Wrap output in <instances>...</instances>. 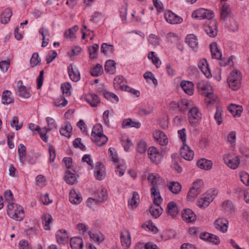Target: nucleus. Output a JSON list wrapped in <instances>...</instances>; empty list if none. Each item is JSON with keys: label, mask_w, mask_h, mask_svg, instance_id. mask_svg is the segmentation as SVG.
Instances as JSON below:
<instances>
[{"label": "nucleus", "mask_w": 249, "mask_h": 249, "mask_svg": "<svg viewBox=\"0 0 249 249\" xmlns=\"http://www.w3.org/2000/svg\"><path fill=\"white\" fill-rule=\"evenodd\" d=\"M7 214L16 220L21 221L24 217V212L22 207L13 202H9L7 205Z\"/></svg>", "instance_id": "1"}, {"label": "nucleus", "mask_w": 249, "mask_h": 249, "mask_svg": "<svg viewBox=\"0 0 249 249\" xmlns=\"http://www.w3.org/2000/svg\"><path fill=\"white\" fill-rule=\"evenodd\" d=\"M241 79L240 72L237 70H233L228 77L229 87L234 90L239 89L241 86Z\"/></svg>", "instance_id": "2"}, {"label": "nucleus", "mask_w": 249, "mask_h": 249, "mask_svg": "<svg viewBox=\"0 0 249 249\" xmlns=\"http://www.w3.org/2000/svg\"><path fill=\"white\" fill-rule=\"evenodd\" d=\"M210 47L212 57L215 59H219V64L220 66H225L230 62L229 60H225L222 58V53L218 49L216 43H212L211 44Z\"/></svg>", "instance_id": "3"}, {"label": "nucleus", "mask_w": 249, "mask_h": 249, "mask_svg": "<svg viewBox=\"0 0 249 249\" xmlns=\"http://www.w3.org/2000/svg\"><path fill=\"white\" fill-rule=\"evenodd\" d=\"M189 121L190 124L194 126L197 124L201 118V114L199 111L198 109L196 107L192 108L188 113Z\"/></svg>", "instance_id": "4"}, {"label": "nucleus", "mask_w": 249, "mask_h": 249, "mask_svg": "<svg viewBox=\"0 0 249 249\" xmlns=\"http://www.w3.org/2000/svg\"><path fill=\"white\" fill-rule=\"evenodd\" d=\"M213 13L205 9L201 8L195 11L192 14V17L198 19L213 18Z\"/></svg>", "instance_id": "5"}, {"label": "nucleus", "mask_w": 249, "mask_h": 249, "mask_svg": "<svg viewBox=\"0 0 249 249\" xmlns=\"http://www.w3.org/2000/svg\"><path fill=\"white\" fill-rule=\"evenodd\" d=\"M204 30L210 37H214L217 35V22L215 20H211L205 25Z\"/></svg>", "instance_id": "6"}, {"label": "nucleus", "mask_w": 249, "mask_h": 249, "mask_svg": "<svg viewBox=\"0 0 249 249\" xmlns=\"http://www.w3.org/2000/svg\"><path fill=\"white\" fill-rule=\"evenodd\" d=\"M180 156L187 160H191L194 158V151L190 149L188 145L184 143L180 149Z\"/></svg>", "instance_id": "7"}, {"label": "nucleus", "mask_w": 249, "mask_h": 249, "mask_svg": "<svg viewBox=\"0 0 249 249\" xmlns=\"http://www.w3.org/2000/svg\"><path fill=\"white\" fill-rule=\"evenodd\" d=\"M121 242L124 249H127L131 244V235L129 231L124 230L121 233Z\"/></svg>", "instance_id": "8"}, {"label": "nucleus", "mask_w": 249, "mask_h": 249, "mask_svg": "<svg viewBox=\"0 0 249 249\" xmlns=\"http://www.w3.org/2000/svg\"><path fill=\"white\" fill-rule=\"evenodd\" d=\"M182 218L187 223H193L196 219V216L194 212L190 209H185L182 212Z\"/></svg>", "instance_id": "9"}, {"label": "nucleus", "mask_w": 249, "mask_h": 249, "mask_svg": "<svg viewBox=\"0 0 249 249\" xmlns=\"http://www.w3.org/2000/svg\"><path fill=\"white\" fill-rule=\"evenodd\" d=\"M224 160L229 167L233 169H236L240 164L239 158L231 155H228L225 157Z\"/></svg>", "instance_id": "10"}, {"label": "nucleus", "mask_w": 249, "mask_h": 249, "mask_svg": "<svg viewBox=\"0 0 249 249\" xmlns=\"http://www.w3.org/2000/svg\"><path fill=\"white\" fill-rule=\"evenodd\" d=\"M164 18L167 21L171 24H178L182 22V19L177 16L171 11H168L164 14Z\"/></svg>", "instance_id": "11"}, {"label": "nucleus", "mask_w": 249, "mask_h": 249, "mask_svg": "<svg viewBox=\"0 0 249 249\" xmlns=\"http://www.w3.org/2000/svg\"><path fill=\"white\" fill-rule=\"evenodd\" d=\"M22 81L20 80L17 83V92L19 96L24 98H28L31 96L29 89H27L25 86H23Z\"/></svg>", "instance_id": "12"}, {"label": "nucleus", "mask_w": 249, "mask_h": 249, "mask_svg": "<svg viewBox=\"0 0 249 249\" xmlns=\"http://www.w3.org/2000/svg\"><path fill=\"white\" fill-rule=\"evenodd\" d=\"M68 73L70 79L73 82H77L80 79V74L78 69L75 67L73 68L72 64H71L68 68Z\"/></svg>", "instance_id": "13"}, {"label": "nucleus", "mask_w": 249, "mask_h": 249, "mask_svg": "<svg viewBox=\"0 0 249 249\" xmlns=\"http://www.w3.org/2000/svg\"><path fill=\"white\" fill-rule=\"evenodd\" d=\"M228 221L224 218H218L214 222L215 228L223 232H225L228 230Z\"/></svg>", "instance_id": "14"}, {"label": "nucleus", "mask_w": 249, "mask_h": 249, "mask_svg": "<svg viewBox=\"0 0 249 249\" xmlns=\"http://www.w3.org/2000/svg\"><path fill=\"white\" fill-rule=\"evenodd\" d=\"M198 66L204 74L209 78L211 76V71L209 68V65L205 59L200 60L198 63Z\"/></svg>", "instance_id": "15"}, {"label": "nucleus", "mask_w": 249, "mask_h": 249, "mask_svg": "<svg viewBox=\"0 0 249 249\" xmlns=\"http://www.w3.org/2000/svg\"><path fill=\"white\" fill-rule=\"evenodd\" d=\"M197 88L200 94L205 97L213 95V92L209 91V89H211L210 86L205 84L203 82H199L197 84Z\"/></svg>", "instance_id": "16"}, {"label": "nucleus", "mask_w": 249, "mask_h": 249, "mask_svg": "<svg viewBox=\"0 0 249 249\" xmlns=\"http://www.w3.org/2000/svg\"><path fill=\"white\" fill-rule=\"evenodd\" d=\"M69 200L74 204H78L82 200V197L80 193H77L75 190L72 189L69 193Z\"/></svg>", "instance_id": "17"}, {"label": "nucleus", "mask_w": 249, "mask_h": 249, "mask_svg": "<svg viewBox=\"0 0 249 249\" xmlns=\"http://www.w3.org/2000/svg\"><path fill=\"white\" fill-rule=\"evenodd\" d=\"M85 100L92 107H97L100 103L99 97L96 94L93 93H90L87 95Z\"/></svg>", "instance_id": "18"}, {"label": "nucleus", "mask_w": 249, "mask_h": 249, "mask_svg": "<svg viewBox=\"0 0 249 249\" xmlns=\"http://www.w3.org/2000/svg\"><path fill=\"white\" fill-rule=\"evenodd\" d=\"M166 211L172 217H176L178 213L177 204L173 201L169 202L167 205Z\"/></svg>", "instance_id": "19"}, {"label": "nucleus", "mask_w": 249, "mask_h": 249, "mask_svg": "<svg viewBox=\"0 0 249 249\" xmlns=\"http://www.w3.org/2000/svg\"><path fill=\"white\" fill-rule=\"evenodd\" d=\"M181 87L184 92L189 95L194 93V84L190 81H184L181 83Z\"/></svg>", "instance_id": "20"}, {"label": "nucleus", "mask_w": 249, "mask_h": 249, "mask_svg": "<svg viewBox=\"0 0 249 249\" xmlns=\"http://www.w3.org/2000/svg\"><path fill=\"white\" fill-rule=\"evenodd\" d=\"M70 245L72 249H82L83 247L82 238L79 237L71 238Z\"/></svg>", "instance_id": "21"}, {"label": "nucleus", "mask_w": 249, "mask_h": 249, "mask_svg": "<svg viewBox=\"0 0 249 249\" xmlns=\"http://www.w3.org/2000/svg\"><path fill=\"white\" fill-rule=\"evenodd\" d=\"M147 179L149 182L152 185V187L151 189V195L153 196V203L156 205V188L155 184L156 182V176L153 173L150 174L148 176Z\"/></svg>", "instance_id": "22"}, {"label": "nucleus", "mask_w": 249, "mask_h": 249, "mask_svg": "<svg viewBox=\"0 0 249 249\" xmlns=\"http://www.w3.org/2000/svg\"><path fill=\"white\" fill-rule=\"evenodd\" d=\"M197 165L200 169L208 170L212 168L213 162L211 160L201 159L197 161Z\"/></svg>", "instance_id": "23"}, {"label": "nucleus", "mask_w": 249, "mask_h": 249, "mask_svg": "<svg viewBox=\"0 0 249 249\" xmlns=\"http://www.w3.org/2000/svg\"><path fill=\"white\" fill-rule=\"evenodd\" d=\"M221 18L225 20L226 18L230 17L231 9L230 6L226 3H224L221 8Z\"/></svg>", "instance_id": "24"}, {"label": "nucleus", "mask_w": 249, "mask_h": 249, "mask_svg": "<svg viewBox=\"0 0 249 249\" xmlns=\"http://www.w3.org/2000/svg\"><path fill=\"white\" fill-rule=\"evenodd\" d=\"M157 142L160 146H166L168 143V139L164 133L161 131H157Z\"/></svg>", "instance_id": "25"}, {"label": "nucleus", "mask_w": 249, "mask_h": 249, "mask_svg": "<svg viewBox=\"0 0 249 249\" xmlns=\"http://www.w3.org/2000/svg\"><path fill=\"white\" fill-rule=\"evenodd\" d=\"M228 110L234 117H239L242 111V108L241 106L231 104L228 107Z\"/></svg>", "instance_id": "26"}, {"label": "nucleus", "mask_w": 249, "mask_h": 249, "mask_svg": "<svg viewBox=\"0 0 249 249\" xmlns=\"http://www.w3.org/2000/svg\"><path fill=\"white\" fill-rule=\"evenodd\" d=\"M57 242L59 244H63L68 238V235L65 230H59L56 234Z\"/></svg>", "instance_id": "27"}, {"label": "nucleus", "mask_w": 249, "mask_h": 249, "mask_svg": "<svg viewBox=\"0 0 249 249\" xmlns=\"http://www.w3.org/2000/svg\"><path fill=\"white\" fill-rule=\"evenodd\" d=\"M12 93L9 90L4 91L2 93L1 101L3 104H8L12 103L14 98L11 96Z\"/></svg>", "instance_id": "28"}, {"label": "nucleus", "mask_w": 249, "mask_h": 249, "mask_svg": "<svg viewBox=\"0 0 249 249\" xmlns=\"http://www.w3.org/2000/svg\"><path fill=\"white\" fill-rule=\"evenodd\" d=\"M101 194L102 196V198H89L88 199V205L90 206L91 207V205L90 204V203L95 202V203L97 202H103L106 200L107 198V194L106 190H102L101 191Z\"/></svg>", "instance_id": "29"}, {"label": "nucleus", "mask_w": 249, "mask_h": 249, "mask_svg": "<svg viewBox=\"0 0 249 249\" xmlns=\"http://www.w3.org/2000/svg\"><path fill=\"white\" fill-rule=\"evenodd\" d=\"M212 199L210 197L205 196L203 195L197 201V205L201 208H205L208 206Z\"/></svg>", "instance_id": "30"}, {"label": "nucleus", "mask_w": 249, "mask_h": 249, "mask_svg": "<svg viewBox=\"0 0 249 249\" xmlns=\"http://www.w3.org/2000/svg\"><path fill=\"white\" fill-rule=\"evenodd\" d=\"M101 51L106 55L113 54L114 52V48L112 45L104 43L101 45Z\"/></svg>", "instance_id": "31"}, {"label": "nucleus", "mask_w": 249, "mask_h": 249, "mask_svg": "<svg viewBox=\"0 0 249 249\" xmlns=\"http://www.w3.org/2000/svg\"><path fill=\"white\" fill-rule=\"evenodd\" d=\"M92 139L96 145L99 146L104 145L108 141V138L104 134L96 136L95 138Z\"/></svg>", "instance_id": "32"}, {"label": "nucleus", "mask_w": 249, "mask_h": 249, "mask_svg": "<svg viewBox=\"0 0 249 249\" xmlns=\"http://www.w3.org/2000/svg\"><path fill=\"white\" fill-rule=\"evenodd\" d=\"M12 15V11L9 8H6L1 14V22L2 24L7 23Z\"/></svg>", "instance_id": "33"}, {"label": "nucleus", "mask_w": 249, "mask_h": 249, "mask_svg": "<svg viewBox=\"0 0 249 249\" xmlns=\"http://www.w3.org/2000/svg\"><path fill=\"white\" fill-rule=\"evenodd\" d=\"M116 63L113 60H108L106 61L105 65V71L108 73H114L115 70Z\"/></svg>", "instance_id": "34"}, {"label": "nucleus", "mask_w": 249, "mask_h": 249, "mask_svg": "<svg viewBox=\"0 0 249 249\" xmlns=\"http://www.w3.org/2000/svg\"><path fill=\"white\" fill-rule=\"evenodd\" d=\"M18 153L19 155V159L22 164H24L26 156V147L22 143L20 144L18 147Z\"/></svg>", "instance_id": "35"}, {"label": "nucleus", "mask_w": 249, "mask_h": 249, "mask_svg": "<svg viewBox=\"0 0 249 249\" xmlns=\"http://www.w3.org/2000/svg\"><path fill=\"white\" fill-rule=\"evenodd\" d=\"M185 41L192 48H195L198 44L196 37L193 34L187 35Z\"/></svg>", "instance_id": "36"}, {"label": "nucleus", "mask_w": 249, "mask_h": 249, "mask_svg": "<svg viewBox=\"0 0 249 249\" xmlns=\"http://www.w3.org/2000/svg\"><path fill=\"white\" fill-rule=\"evenodd\" d=\"M65 180L67 183L72 185L75 183L76 178L75 175L68 170L65 172Z\"/></svg>", "instance_id": "37"}, {"label": "nucleus", "mask_w": 249, "mask_h": 249, "mask_svg": "<svg viewBox=\"0 0 249 249\" xmlns=\"http://www.w3.org/2000/svg\"><path fill=\"white\" fill-rule=\"evenodd\" d=\"M103 72V67L100 64H97L95 66L91 68L90 71L91 75L95 77L101 75Z\"/></svg>", "instance_id": "38"}, {"label": "nucleus", "mask_w": 249, "mask_h": 249, "mask_svg": "<svg viewBox=\"0 0 249 249\" xmlns=\"http://www.w3.org/2000/svg\"><path fill=\"white\" fill-rule=\"evenodd\" d=\"M101 135H104L102 125L99 124H95L92 130V139L95 138L96 136Z\"/></svg>", "instance_id": "39"}, {"label": "nucleus", "mask_w": 249, "mask_h": 249, "mask_svg": "<svg viewBox=\"0 0 249 249\" xmlns=\"http://www.w3.org/2000/svg\"><path fill=\"white\" fill-rule=\"evenodd\" d=\"M127 126L138 128L140 127L141 124L139 122H134L131 119H127L123 121L122 123V127L124 128Z\"/></svg>", "instance_id": "40"}, {"label": "nucleus", "mask_w": 249, "mask_h": 249, "mask_svg": "<svg viewBox=\"0 0 249 249\" xmlns=\"http://www.w3.org/2000/svg\"><path fill=\"white\" fill-rule=\"evenodd\" d=\"M99 49V46L97 44H94L92 46L88 48L89 57L93 59L97 57V53Z\"/></svg>", "instance_id": "41"}, {"label": "nucleus", "mask_w": 249, "mask_h": 249, "mask_svg": "<svg viewBox=\"0 0 249 249\" xmlns=\"http://www.w3.org/2000/svg\"><path fill=\"white\" fill-rule=\"evenodd\" d=\"M169 189L174 194H178L181 189V185L178 182H172L168 187Z\"/></svg>", "instance_id": "42"}, {"label": "nucleus", "mask_w": 249, "mask_h": 249, "mask_svg": "<svg viewBox=\"0 0 249 249\" xmlns=\"http://www.w3.org/2000/svg\"><path fill=\"white\" fill-rule=\"evenodd\" d=\"M53 218L49 214H44L42 216V223L46 230H50V224Z\"/></svg>", "instance_id": "43"}, {"label": "nucleus", "mask_w": 249, "mask_h": 249, "mask_svg": "<svg viewBox=\"0 0 249 249\" xmlns=\"http://www.w3.org/2000/svg\"><path fill=\"white\" fill-rule=\"evenodd\" d=\"M139 196L137 192H134L132 197L128 200V204L132 208L137 207L139 203Z\"/></svg>", "instance_id": "44"}, {"label": "nucleus", "mask_w": 249, "mask_h": 249, "mask_svg": "<svg viewBox=\"0 0 249 249\" xmlns=\"http://www.w3.org/2000/svg\"><path fill=\"white\" fill-rule=\"evenodd\" d=\"M199 194H200V192L191 188L188 193L187 199L189 201H192L196 198Z\"/></svg>", "instance_id": "45"}, {"label": "nucleus", "mask_w": 249, "mask_h": 249, "mask_svg": "<svg viewBox=\"0 0 249 249\" xmlns=\"http://www.w3.org/2000/svg\"><path fill=\"white\" fill-rule=\"evenodd\" d=\"M72 126L69 122L65 123L64 128H61L60 130V133L62 135L66 136L67 134L70 133L72 131Z\"/></svg>", "instance_id": "46"}, {"label": "nucleus", "mask_w": 249, "mask_h": 249, "mask_svg": "<svg viewBox=\"0 0 249 249\" xmlns=\"http://www.w3.org/2000/svg\"><path fill=\"white\" fill-rule=\"evenodd\" d=\"M71 85L69 83H65L61 85V89L63 92V94H65L66 96H70L71 92L70 91Z\"/></svg>", "instance_id": "47"}, {"label": "nucleus", "mask_w": 249, "mask_h": 249, "mask_svg": "<svg viewBox=\"0 0 249 249\" xmlns=\"http://www.w3.org/2000/svg\"><path fill=\"white\" fill-rule=\"evenodd\" d=\"M78 26L77 25L74 26L72 28L69 29L65 32L64 36L67 38H72L75 33L78 30Z\"/></svg>", "instance_id": "48"}, {"label": "nucleus", "mask_w": 249, "mask_h": 249, "mask_svg": "<svg viewBox=\"0 0 249 249\" xmlns=\"http://www.w3.org/2000/svg\"><path fill=\"white\" fill-rule=\"evenodd\" d=\"M54 104L56 107H65L67 105L68 101L65 99V97L62 95L54 102Z\"/></svg>", "instance_id": "49"}, {"label": "nucleus", "mask_w": 249, "mask_h": 249, "mask_svg": "<svg viewBox=\"0 0 249 249\" xmlns=\"http://www.w3.org/2000/svg\"><path fill=\"white\" fill-rule=\"evenodd\" d=\"M189 105V103L187 100H180L179 101L178 110L181 112H184L186 111Z\"/></svg>", "instance_id": "50"}, {"label": "nucleus", "mask_w": 249, "mask_h": 249, "mask_svg": "<svg viewBox=\"0 0 249 249\" xmlns=\"http://www.w3.org/2000/svg\"><path fill=\"white\" fill-rule=\"evenodd\" d=\"M240 178L244 184L249 186V174L246 172L242 171L240 173Z\"/></svg>", "instance_id": "51"}, {"label": "nucleus", "mask_w": 249, "mask_h": 249, "mask_svg": "<svg viewBox=\"0 0 249 249\" xmlns=\"http://www.w3.org/2000/svg\"><path fill=\"white\" fill-rule=\"evenodd\" d=\"M103 18L104 17L101 13L96 12L94 13V15H92L90 20L97 23L101 21Z\"/></svg>", "instance_id": "52"}, {"label": "nucleus", "mask_w": 249, "mask_h": 249, "mask_svg": "<svg viewBox=\"0 0 249 249\" xmlns=\"http://www.w3.org/2000/svg\"><path fill=\"white\" fill-rule=\"evenodd\" d=\"M227 27L232 32H235L238 29L237 22L233 19L230 20L229 22L227 23Z\"/></svg>", "instance_id": "53"}, {"label": "nucleus", "mask_w": 249, "mask_h": 249, "mask_svg": "<svg viewBox=\"0 0 249 249\" xmlns=\"http://www.w3.org/2000/svg\"><path fill=\"white\" fill-rule=\"evenodd\" d=\"M124 77L123 76H117L115 77L114 79V86L115 89H119L121 84L124 82Z\"/></svg>", "instance_id": "54"}, {"label": "nucleus", "mask_w": 249, "mask_h": 249, "mask_svg": "<svg viewBox=\"0 0 249 249\" xmlns=\"http://www.w3.org/2000/svg\"><path fill=\"white\" fill-rule=\"evenodd\" d=\"M148 155L149 158L152 161H156V148L154 146L150 147L148 150Z\"/></svg>", "instance_id": "55"}, {"label": "nucleus", "mask_w": 249, "mask_h": 249, "mask_svg": "<svg viewBox=\"0 0 249 249\" xmlns=\"http://www.w3.org/2000/svg\"><path fill=\"white\" fill-rule=\"evenodd\" d=\"M103 95L104 97L107 100H112V99H114L116 102H118L119 100L117 95L112 92L105 91L103 92Z\"/></svg>", "instance_id": "56"}, {"label": "nucleus", "mask_w": 249, "mask_h": 249, "mask_svg": "<svg viewBox=\"0 0 249 249\" xmlns=\"http://www.w3.org/2000/svg\"><path fill=\"white\" fill-rule=\"evenodd\" d=\"M203 186V182L202 179H198L197 181L194 182L193 183V187H192L193 189L196 190L198 191L200 193H201L202 188Z\"/></svg>", "instance_id": "57"}, {"label": "nucleus", "mask_w": 249, "mask_h": 249, "mask_svg": "<svg viewBox=\"0 0 249 249\" xmlns=\"http://www.w3.org/2000/svg\"><path fill=\"white\" fill-rule=\"evenodd\" d=\"M137 149L139 153H144L146 149V142L143 141H140L138 143Z\"/></svg>", "instance_id": "58"}, {"label": "nucleus", "mask_w": 249, "mask_h": 249, "mask_svg": "<svg viewBox=\"0 0 249 249\" xmlns=\"http://www.w3.org/2000/svg\"><path fill=\"white\" fill-rule=\"evenodd\" d=\"M142 228L145 229V228L147 229L148 231H153L154 229L156 228V226L154 223H152L151 220H148L145 223L142 225Z\"/></svg>", "instance_id": "59"}, {"label": "nucleus", "mask_w": 249, "mask_h": 249, "mask_svg": "<svg viewBox=\"0 0 249 249\" xmlns=\"http://www.w3.org/2000/svg\"><path fill=\"white\" fill-rule=\"evenodd\" d=\"M46 121L48 123V129L49 130L56 128V123L53 118L47 117Z\"/></svg>", "instance_id": "60"}, {"label": "nucleus", "mask_w": 249, "mask_h": 249, "mask_svg": "<svg viewBox=\"0 0 249 249\" xmlns=\"http://www.w3.org/2000/svg\"><path fill=\"white\" fill-rule=\"evenodd\" d=\"M40 61V59H39V55L37 53H33L30 59V63L32 67L37 65Z\"/></svg>", "instance_id": "61"}, {"label": "nucleus", "mask_w": 249, "mask_h": 249, "mask_svg": "<svg viewBox=\"0 0 249 249\" xmlns=\"http://www.w3.org/2000/svg\"><path fill=\"white\" fill-rule=\"evenodd\" d=\"M10 61L9 60L2 61L0 62V69L1 71L4 72L7 71L10 66Z\"/></svg>", "instance_id": "62"}, {"label": "nucleus", "mask_w": 249, "mask_h": 249, "mask_svg": "<svg viewBox=\"0 0 249 249\" xmlns=\"http://www.w3.org/2000/svg\"><path fill=\"white\" fill-rule=\"evenodd\" d=\"M143 77L146 79L147 82L152 81L154 84H156L155 81L156 80L154 75L150 71H146L143 74Z\"/></svg>", "instance_id": "63"}, {"label": "nucleus", "mask_w": 249, "mask_h": 249, "mask_svg": "<svg viewBox=\"0 0 249 249\" xmlns=\"http://www.w3.org/2000/svg\"><path fill=\"white\" fill-rule=\"evenodd\" d=\"M222 112V110L221 108H217V110L214 115V119L217 121L218 125H220L222 122L221 118Z\"/></svg>", "instance_id": "64"}]
</instances>
